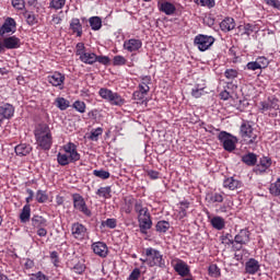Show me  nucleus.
<instances>
[{"mask_svg": "<svg viewBox=\"0 0 280 280\" xmlns=\"http://www.w3.org/2000/svg\"><path fill=\"white\" fill-rule=\"evenodd\" d=\"M34 135L37 148H39V150H44L45 152L51 150V145H54V137L51 136V129H49V125H38L34 131Z\"/></svg>", "mask_w": 280, "mask_h": 280, "instance_id": "obj_1", "label": "nucleus"}, {"mask_svg": "<svg viewBox=\"0 0 280 280\" xmlns=\"http://www.w3.org/2000/svg\"><path fill=\"white\" fill-rule=\"evenodd\" d=\"M240 135L244 141H247V145H257L259 143V131L253 128V125L248 120L242 122Z\"/></svg>", "mask_w": 280, "mask_h": 280, "instance_id": "obj_2", "label": "nucleus"}, {"mask_svg": "<svg viewBox=\"0 0 280 280\" xmlns=\"http://www.w3.org/2000/svg\"><path fill=\"white\" fill-rule=\"evenodd\" d=\"M98 95L106 100V102H109L112 106H124L126 104V100L119 95L117 92H113V90L102 88L98 91Z\"/></svg>", "mask_w": 280, "mask_h": 280, "instance_id": "obj_3", "label": "nucleus"}, {"mask_svg": "<svg viewBox=\"0 0 280 280\" xmlns=\"http://www.w3.org/2000/svg\"><path fill=\"white\" fill-rule=\"evenodd\" d=\"M145 256L148 265L151 268H154V266H158V268H165V259H163V254H161L159 249L149 247L145 249Z\"/></svg>", "mask_w": 280, "mask_h": 280, "instance_id": "obj_4", "label": "nucleus"}, {"mask_svg": "<svg viewBox=\"0 0 280 280\" xmlns=\"http://www.w3.org/2000/svg\"><path fill=\"white\" fill-rule=\"evenodd\" d=\"M218 139L222 143L223 149L226 150V152H233V150H235L237 138L234 137L233 135L226 131H221L218 135Z\"/></svg>", "mask_w": 280, "mask_h": 280, "instance_id": "obj_5", "label": "nucleus"}, {"mask_svg": "<svg viewBox=\"0 0 280 280\" xmlns=\"http://www.w3.org/2000/svg\"><path fill=\"white\" fill-rule=\"evenodd\" d=\"M215 43V38L209 35L199 34L195 37L194 44L199 49V51H207Z\"/></svg>", "mask_w": 280, "mask_h": 280, "instance_id": "obj_6", "label": "nucleus"}, {"mask_svg": "<svg viewBox=\"0 0 280 280\" xmlns=\"http://www.w3.org/2000/svg\"><path fill=\"white\" fill-rule=\"evenodd\" d=\"M72 201L77 211H80L83 213V215H86V218H91V215H93L91 209H89V206H86V201H84V197H82L80 194L72 195Z\"/></svg>", "mask_w": 280, "mask_h": 280, "instance_id": "obj_7", "label": "nucleus"}, {"mask_svg": "<svg viewBox=\"0 0 280 280\" xmlns=\"http://www.w3.org/2000/svg\"><path fill=\"white\" fill-rule=\"evenodd\" d=\"M71 235L74 240H78V242H82L89 237V229L80 222L72 223Z\"/></svg>", "mask_w": 280, "mask_h": 280, "instance_id": "obj_8", "label": "nucleus"}, {"mask_svg": "<svg viewBox=\"0 0 280 280\" xmlns=\"http://www.w3.org/2000/svg\"><path fill=\"white\" fill-rule=\"evenodd\" d=\"M279 108V100L275 96H269L258 103L259 113H268V110H277Z\"/></svg>", "mask_w": 280, "mask_h": 280, "instance_id": "obj_9", "label": "nucleus"}, {"mask_svg": "<svg viewBox=\"0 0 280 280\" xmlns=\"http://www.w3.org/2000/svg\"><path fill=\"white\" fill-rule=\"evenodd\" d=\"M172 265L175 272H177L179 277H189V275H191V269L189 268V265H187V262H185L184 260L175 259Z\"/></svg>", "mask_w": 280, "mask_h": 280, "instance_id": "obj_10", "label": "nucleus"}, {"mask_svg": "<svg viewBox=\"0 0 280 280\" xmlns=\"http://www.w3.org/2000/svg\"><path fill=\"white\" fill-rule=\"evenodd\" d=\"M138 222L140 232L144 235L150 231V229H152V218L150 217V212L138 215Z\"/></svg>", "mask_w": 280, "mask_h": 280, "instance_id": "obj_11", "label": "nucleus"}, {"mask_svg": "<svg viewBox=\"0 0 280 280\" xmlns=\"http://www.w3.org/2000/svg\"><path fill=\"white\" fill-rule=\"evenodd\" d=\"M16 32V21L12 18H7L0 26V36L5 34H14Z\"/></svg>", "mask_w": 280, "mask_h": 280, "instance_id": "obj_12", "label": "nucleus"}, {"mask_svg": "<svg viewBox=\"0 0 280 280\" xmlns=\"http://www.w3.org/2000/svg\"><path fill=\"white\" fill-rule=\"evenodd\" d=\"M272 166V159L262 156L259 159L258 164L254 167L255 174H266Z\"/></svg>", "mask_w": 280, "mask_h": 280, "instance_id": "obj_13", "label": "nucleus"}, {"mask_svg": "<svg viewBox=\"0 0 280 280\" xmlns=\"http://www.w3.org/2000/svg\"><path fill=\"white\" fill-rule=\"evenodd\" d=\"M125 51H129V54H135V51H139L141 47H143V42L137 38L126 39L122 45Z\"/></svg>", "mask_w": 280, "mask_h": 280, "instance_id": "obj_14", "label": "nucleus"}, {"mask_svg": "<svg viewBox=\"0 0 280 280\" xmlns=\"http://www.w3.org/2000/svg\"><path fill=\"white\" fill-rule=\"evenodd\" d=\"M65 74L56 71L52 72L47 77L48 84H51V86H59V89H62L65 86Z\"/></svg>", "mask_w": 280, "mask_h": 280, "instance_id": "obj_15", "label": "nucleus"}, {"mask_svg": "<svg viewBox=\"0 0 280 280\" xmlns=\"http://www.w3.org/2000/svg\"><path fill=\"white\" fill-rule=\"evenodd\" d=\"M92 250L98 257L103 259L108 257V246L104 242H96L92 244Z\"/></svg>", "mask_w": 280, "mask_h": 280, "instance_id": "obj_16", "label": "nucleus"}, {"mask_svg": "<svg viewBox=\"0 0 280 280\" xmlns=\"http://www.w3.org/2000/svg\"><path fill=\"white\" fill-rule=\"evenodd\" d=\"M158 9L160 10V12H163L167 16H172V14L176 12V7L172 2H168L166 0L158 1Z\"/></svg>", "mask_w": 280, "mask_h": 280, "instance_id": "obj_17", "label": "nucleus"}, {"mask_svg": "<svg viewBox=\"0 0 280 280\" xmlns=\"http://www.w3.org/2000/svg\"><path fill=\"white\" fill-rule=\"evenodd\" d=\"M66 154H68L72 162L80 161V153L78 147L73 142H69L63 147Z\"/></svg>", "mask_w": 280, "mask_h": 280, "instance_id": "obj_18", "label": "nucleus"}, {"mask_svg": "<svg viewBox=\"0 0 280 280\" xmlns=\"http://www.w3.org/2000/svg\"><path fill=\"white\" fill-rule=\"evenodd\" d=\"M4 49H19L21 47V38L16 37V35L4 37Z\"/></svg>", "mask_w": 280, "mask_h": 280, "instance_id": "obj_19", "label": "nucleus"}, {"mask_svg": "<svg viewBox=\"0 0 280 280\" xmlns=\"http://www.w3.org/2000/svg\"><path fill=\"white\" fill-rule=\"evenodd\" d=\"M259 268H261V265H259V261L255 258H250L245 262V272L247 275H257Z\"/></svg>", "mask_w": 280, "mask_h": 280, "instance_id": "obj_20", "label": "nucleus"}, {"mask_svg": "<svg viewBox=\"0 0 280 280\" xmlns=\"http://www.w3.org/2000/svg\"><path fill=\"white\" fill-rule=\"evenodd\" d=\"M236 244L245 245L250 242V232L248 230H241L234 237Z\"/></svg>", "mask_w": 280, "mask_h": 280, "instance_id": "obj_21", "label": "nucleus"}, {"mask_svg": "<svg viewBox=\"0 0 280 280\" xmlns=\"http://www.w3.org/2000/svg\"><path fill=\"white\" fill-rule=\"evenodd\" d=\"M0 115L4 119H12L14 117V106L10 103H5L0 106Z\"/></svg>", "mask_w": 280, "mask_h": 280, "instance_id": "obj_22", "label": "nucleus"}, {"mask_svg": "<svg viewBox=\"0 0 280 280\" xmlns=\"http://www.w3.org/2000/svg\"><path fill=\"white\" fill-rule=\"evenodd\" d=\"M224 189H230V191H235L242 187V182L235 179L234 177H228L223 180Z\"/></svg>", "mask_w": 280, "mask_h": 280, "instance_id": "obj_23", "label": "nucleus"}, {"mask_svg": "<svg viewBox=\"0 0 280 280\" xmlns=\"http://www.w3.org/2000/svg\"><path fill=\"white\" fill-rule=\"evenodd\" d=\"M70 30L72 34H77L79 38L82 36V23H80V19L73 18L70 21Z\"/></svg>", "mask_w": 280, "mask_h": 280, "instance_id": "obj_24", "label": "nucleus"}, {"mask_svg": "<svg viewBox=\"0 0 280 280\" xmlns=\"http://www.w3.org/2000/svg\"><path fill=\"white\" fill-rule=\"evenodd\" d=\"M30 218H32V207L26 203L20 213V221L22 222V224H27Z\"/></svg>", "mask_w": 280, "mask_h": 280, "instance_id": "obj_25", "label": "nucleus"}, {"mask_svg": "<svg viewBox=\"0 0 280 280\" xmlns=\"http://www.w3.org/2000/svg\"><path fill=\"white\" fill-rule=\"evenodd\" d=\"M79 59L81 62H84V65H95V62H97V55L94 52H83Z\"/></svg>", "mask_w": 280, "mask_h": 280, "instance_id": "obj_26", "label": "nucleus"}, {"mask_svg": "<svg viewBox=\"0 0 280 280\" xmlns=\"http://www.w3.org/2000/svg\"><path fill=\"white\" fill-rule=\"evenodd\" d=\"M220 28L222 32H231L232 30H235V20L233 18H225L220 23Z\"/></svg>", "mask_w": 280, "mask_h": 280, "instance_id": "obj_27", "label": "nucleus"}, {"mask_svg": "<svg viewBox=\"0 0 280 280\" xmlns=\"http://www.w3.org/2000/svg\"><path fill=\"white\" fill-rule=\"evenodd\" d=\"M31 222H32V226H34L35 229L47 226V219L38 214H34L31 219Z\"/></svg>", "mask_w": 280, "mask_h": 280, "instance_id": "obj_28", "label": "nucleus"}, {"mask_svg": "<svg viewBox=\"0 0 280 280\" xmlns=\"http://www.w3.org/2000/svg\"><path fill=\"white\" fill-rule=\"evenodd\" d=\"M138 89L139 91L133 92L132 97L137 102H141L145 97V95L150 93V88L148 86L143 88V85H139Z\"/></svg>", "mask_w": 280, "mask_h": 280, "instance_id": "obj_29", "label": "nucleus"}, {"mask_svg": "<svg viewBox=\"0 0 280 280\" xmlns=\"http://www.w3.org/2000/svg\"><path fill=\"white\" fill-rule=\"evenodd\" d=\"M30 152H32V145L30 144L21 143L15 147V154L18 156H27Z\"/></svg>", "mask_w": 280, "mask_h": 280, "instance_id": "obj_30", "label": "nucleus"}, {"mask_svg": "<svg viewBox=\"0 0 280 280\" xmlns=\"http://www.w3.org/2000/svg\"><path fill=\"white\" fill-rule=\"evenodd\" d=\"M210 224L217 231H222L226 226V221H224V218L222 217H213L210 220Z\"/></svg>", "mask_w": 280, "mask_h": 280, "instance_id": "obj_31", "label": "nucleus"}, {"mask_svg": "<svg viewBox=\"0 0 280 280\" xmlns=\"http://www.w3.org/2000/svg\"><path fill=\"white\" fill-rule=\"evenodd\" d=\"M207 200L210 205L224 202V196L220 192H211L207 195Z\"/></svg>", "mask_w": 280, "mask_h": 280, "instance_id": "obj_32", "label": "nucleus"}, {"mask_svg": "<svg viewBox=\"0 0 280 280\" xmlns=\"http://www.w3.org/2000/svg\"><path fill=\"white\" fill-rule=\"evenodd\" d=\"M242 161H243V163H245V165L253 167L254 165H257V154L247 153L242 156Z\"/></svg>", "mask_w": 280, "mask_h": 280, "instance_id": "obj_33", "label": "nucleus"}, {"mask_svg": "<svg viewBox=\"0 0 280 280\" xmlns=\"http://www.w3.org/2000/svg\"><path fill=\"white\" fill-rule=\"evenodd\" d=\"M238 31L241 32V36H250L255 32V25L250 23L240 25Z\"/></svg>", "mask_w": 280, "mask_h": 280, "instance_id": "obj_34", "label": "nucleus"}, {"mask_svg": "<svg viewBox=\"0 0 280 280\" xmlns=\"http://www.w3.org/2000/svg\"><path fill=\"white\" fill-rule=\"evenodd\" d=\"M89 23L93 32H98V30H102V18L92 16L89 19Z\"/></svg>", "mask_w": 280, "mask_h": 280, "instance_id": "obj_35", "label": "nucleus"}, {"mask_svg": "<svg viewBox=\"0 0 280 280\" xmlns=\"http://www.w3.org/2000/svg\"><path fill=\"white\" fill-rule=\"evenodd\" d=\"M205 84H196L191 90V96L196 97V100H198V97H202V95H205Z\"/></svg>", "mask_w": 280, "mask_h": 280, "instance_id": "obj_36", "label": "nucleus"}, {"mask_svg": "<svg viewBox=\"0 0 280 280\" xmlns=\"http://www.w3.org/2000/svg\"><path fill=\"white\" fill-rule=\"evenodd\" d=\"M57 161H58L59 165H62V166L73 163V161H71V155H69L67 153H58Z\"/></svg>", "mask_w": 280, "mask_h": 280, "instance_id": "obj_37", "label": "nucleus"}, {"mask_svg": "<svg viewBox=\"0 0 280 280\" xmlns=\"http://www.w3.org/2000/svg\"><path fill=\"white\" fill-rule=\"evenodd\" d=\"M155 231L158 233H167L170 231V222L165 220L159 221L155 225Z\"/></svg>", "mask_w": 280, "mask_h": 280, "instance_id": "obj_38", "label": "nucleus"}, {"mask_svg": "<svg viewBox=\"0 0 280 280\" xmlns=\"http://www.w3.org/2000/svg\"><path fill=\"white\" fill-rule=\"evenodd\" d=\"M67 4V0H50L49 8L50 10H62Z\"/></svg>", "mask_w": 280, "mask_h": 280, "instance_id": "obj_39", "label": "nucleus"}, {"mask_svg": "<svg viewBox=\"0 0 280 280\" xmlns=\"http://www.w3.org/2000/svg\"><path fill=\"white\" fill-rule=\"evenodd\" d=\"M269 191L271 196H280V177L272 184H270Z\"/></svg>", "mask_w": 280, "mask_h": 280, "instance_id": "obj_40", "label": "nucleus"}, {"mask_svg": "<svg viewBox=\"0 0 280 280\" xmlns=\"http://www.w3.org/2000/svg\"><path fill=\"white\" fill-rule=\"evenodd\" d=\"M110 186H106V187H101L97 189L96 191V196H100V198H105L108 199L110 198Z\"/></svg>", "mask_w": 280, "mask_h": 280, "instance_id": "obj_41", "label": "nucleus"}, {"mask_svg": "<svg viewBox=\"0 0 280 280\" xmlns=\"http://www.w3.org/2000/svg\"><path fill=\"white\" fill-rule=\"evenodd\" d=\"M208 273H209V277H212L213 279H219V277H221L220 269L215 264H212L209 266Z\"/></svg>", "mask_w": 280, "mask_h": 280, "instance_id": "obj_42", "label": "nucleus"}, {"mask_svg": "<svg viewBox=\"0 0 280 280\" xmlns=\"http://www.w3.org/2000/svg\"><path fill=\"white\" fill-rule=\"evenodd\" d=\"M24 19H26L27 25H36L38 23V19H36V14L30 11L24 12Z\"/></svg>", "mask_w": 280, "mask_h": 280, "instance_id": "obj_43", "label": "nucleus"}, {"mask_svg": "<svg viewBox=\"0 0 280 280\" xmlns=\"http://www.w3.org/2000/svg\"><path fill=\"white\" fill-rule=\"evenodd\" d=\"M69 101H67L65 97L56 98V106L59 108V110H67L69 108Z\"/></svg>", "mask_w": 280, "mask_h": 280, "instance_id": "obj_44", "label": "nucleus"}, {"mask_svg": "<svg viewBox=\"0 0 280 280\" xmlns=\"http://www.w3.org/2000/svg\"><path fill=\"white\" fill-rule=\"evenodd\" d=\"M93 174L96 176V178H102V180H107V178H110V173L108 171L94 170Z\"/></svg>", "mask_w": 280, "mask_h": 280, "instance_id": "obj_45", "label": "nucleus"}, {"mask_svg": "<svg viewBox=\"0 0 280 280\" xmlns=\"http://www.w3.org/2000/svg\"><path fill=\"white\" fill-rule=\"evenodd\" d=\"M126 62H128V60L126 59V57H124L121 55H117L113 59L114 67H124V65H126Z\"/></svg>", "mask_w": 280, "mask_h": 280, "instance_id": "obj_46", "label": "nucleus"}, {"mask_svg": "<svg viewBox=\"0 0 280 280\" xmlns=\"http://www.w3.org/2000/svg\"><path fill=\"white\" fill-rule=\"evenodd\" d=\"M35 198L39 203L47 202V200H49V196H47V192H45V190H38L35 195Z\"/></svg>", "mask_w": 280, "mask_h": 280, "instance_id": "obj_47", "label": "nucleus"}, {"mask_svg": "<svg viewBox=\"0 0 280 280\" xmlns=\"http://www.w3.org/2000/svg\"><path fill=\"white\" fill-rule=\"evenodd\" d=\"M179 207V218H187V210L189 209L188 201H182Z\"/></svg>", "mask_w": 280, "mask_h": 280, "instance_id": "obj_48", "label": "nucleus"}, {"mask_svg": "<svg viewBox=\"0 0 280 280\" xmlns=\"http://www.w3.org/2000/svg\"><path fill=\"white\" fill-rule=\"evenodd\" d=\"M73 108H75L78 113H86V103L82 101H75L73 103Z\"/></svg>", "mask_w": 280, "mask_h": 280, "instance_id": "obj_49", "label": "nucleus"}, {"mask_svg": "<svg viewBox=\"0 0 280 280\" xmlns=\"http://www.w3.org/2000/svg\"><path fill=\"white\" fill-rule=\"evenodd\" d=\"M141 83L139 84V86L142 85L143 89H150V84H152V77L151 75H144L140 78Z\"/></svg>", "mask_w": 280, "mask_h": 280, "instance_id": "obj_50", "label": "nucleus"}, {"mask_svg": "<svg viewBox=\"0 0 280 280\" xmlns=\"http://www.w3.org/2000/svg\"><path fill=\"white\" fill-rule=\"evenodd\" d=\"M237 75H238V72L235 69H228L224 72V77L226 78V80H235Z\"/></svg>", "mask_w": 280, "mask_h": 280, "instance_id": "obj_51", "label": "nucleus"}, {"mask_svg": "<svg viewBox=\"0 0 280 280\" xmlns=\"http://www.w3.org/2000/svg\"><path fill=\"white\" fill-rule=\"evenodd\" d=\"M255 62L258 65L259 69H266V67H268V58L266 57H258Z\"/></svg>", "mask_w": 280, "mask_h": 280, "instance_id": "obj_52", "label": "nucleus"}, {"mask_svg": "<svg viewBox=\"0 0 280 280\" xmlns=\"http://www.w3.org/2000/svg\"><path fill=\"white\" fill-rule=\"evenodd\" d=\"M102 132H104V130L101 127L96 128L95 130H92L90 139L92 141H97L98 137L102 136Z\"/></svg>", "mask_w": 280, "mask_h": 280, "instance_id": "obj_53", "label": "nucleus"}, {"mask_svg": "<svg viewBox=\"0 0 280 280\" xmlns=\"http://www.w3.org/2000/svg\"><path fill=\"white\" fill-rule=\"evenodd\" d=\"M73 270L77 275H84V271L86 270V265L78 262L77 265H74Z\"/></svg>", "mask_w": 280, "mask_h": 280, "instance_id": "obj_54", "label": "nucleus"}, {"mask_svg": "<svg viewBox=\"0 0 280 280\" xmlns=\"http://www.w3.org/2000/svg\"><path fill=\"white\" fill-rule=\"evenodd\" d=\"M30 280H49V277L45 276L43 271H38L36 273H33Z\"/></svg>", "mask_w": 280, "mask_h": 280, "instance_id": "obj_55", "label": "nucleus"}, {"mask_svg": "<svg viewBox=\"0 0 280 280\" xmlns=\"http://www.w3.org/2000/svg\"><path fill=\"white\" fill-rule=\"evenodd\" d=\"M13 8L15 10H24L25 9V0H12L11 1Z\"/></svg>", "mask_w": 280, "mask_h": 280, "instance_id": "obj_56", "label": "nucleus"}, {"mask_svg": "<svg viewBox=\"0 0 280 280\" xmlns=\"http://www.w3.org/2000/svg\"><path fill=\"white\" fill-rule=\"evenodd\" d=\"M103 226H107V229H116L117 226V220L116 219H107L106 221H103Z\"/></svg>", "mask_w": 280, "mask_h": 280, "instance_id": "obj_57", "label": "nucleus"}, {"mask_svg": "<svg viewBox=\"0 0 280 280\" xmlns=\"http://www.w3.org/2000/svg\"><path fill=\"white\" fill-rule=\"evenodd\" d=\"M140 277H141V269L135 268L129 275L128 280H139Z\"/></svg>", "mask_w": 280, "mask_h": 280, "instance_id": "obj_58", "label": "nucleus"}, {"mask_svg": "<svg viewBox=\"0 0 280 280\" xmlns=\"http://www.w3.org/2000/svg\"><path fill=\"white\" fill-rule=\"evenodd\" d=\"M50 259L56 268H58V266H60V258H58V252H51Z\"/></svg>", "mask_w": 280, "mask_h": 280, "instance_id": "obj_59", "label": "nucleus"}, {"mask_svg": "<svg viewBox=\"0 0 280 280\" xmlns=\"http://www.w3.org/2000/svg\"><path fill=\"white\" fill-rule=\"evenodd\" d=\"M135 211H136V213H138V215H143V214L148 213V208H143V206H141V203H136Z\"/></svg>", "mask_w": 280, "mask_h": 280, "instance_id": "obj_60", "label": "nucleus"}, {"mask_svg": "<svg viewBox=\"0 0 280 280\" xmlns=\"http://www.w3.org/2000/svg\"><path fill=\"white\" fill-rule=\"evenodd\" d=\"M84 49H86V47H84V43L77 44V56H79V58H81V56H83V54H86V51H84Z\"/></svg>", "mask_w": 280, "mask_h": 280, "instance_id": "obj_61", "label": "nucleus"}, {"mask_svg": "<svg viewBox=\"0 0 280 280\" xmlns=\"http://www.w3.org/2000/svg\"><path fill=\"white\" fill-rule=\"evenodd\" d=\"M149 178H151V180H156L159 179V176H161V173H159L158 171H154V170H149L147 172Z\"/></svg>", "mask_w": 280, "mask_h": 280, "instance_id": "obj_62", "label": "nucleus"}, {"mask_svg": "<svg viewBox=\"0 0 280 280\" xmlns=\"http://www.w3.org/2000/svg\"><path fill=\"white\" fill-rule=\"evenodd\" d=\"M96 62H100L101 65H108L110 62V59L106 56L96 55Z\"/></svg>", "mask_w": 280, "mask_h": 280, "instance_id": "obj_63", "label": "nucleus"}, {"mask_svg": "<svg viewBox=\"0 0 280 280\" xmlns=\"http://www.w3.org/2000/svg\"><path fill=\"white\" fill-rule=\"evenodd\" d=\"M265 3H267V5H270L271 8H276L277 10H279L280 8L279 0H265Z\"/></svg>", "mask_w": 280, "mask_h": 280, "instance_id": "obj_64", "label": "nucleus"}]
</instances>
